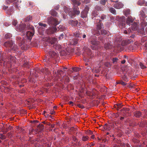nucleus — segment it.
Returning <instances> with one entry per match:
<instances>
[{
  "instance_id": "obj_14",
  "label": "nucleus",
  "mask_w": 147,
  "mask_h": 147,
  "mask_svg": "<svg viewBox=\"0 0 147 147\" xmlns=\"http://www.w3.org/2000/svg\"><path fill=\"white\" fill-rule=\"evenodd\" d=\"M88 9L86 10H84L81 13V17L82 18L86 17L87 16L88 11Z\"/></svg>"
},
{
  "instance_id": "obj_11",
  "label": "nucleus",
  "mask_w": 147,
  "mask_h": 147,
  "mask_svg": "<svg viewBox=\"0 0 147 147\" xmlns=\"http://www.w3.org/2000/svg\"><path fill=\"white\" fill-rule=\"evenodd\" d=\"M123 4L120 2H119L115 4L114 7L115 8L117 9H119L122 8L123 6Z\"/></svg>"
},
{
  "instance_id": "obj_47",
  "label": "nucleus",
  "mask_w": 147,
  "mask_h": 147,
  "mask_svg": "<svg viewBox=\"0 0 147 147\" xmlns=\"http://www.w3.org/2000/svg\"><path fill=\"white\" fill-rule=\"evenodd\" d=\"M107 1V0H100L99 2L102 5H105Z\"/></svg>"
},
{
  "instance_id": "obj_5",
  "label": "nucleus",
  "mask_w": 147,
  "mask_h": 147,
  "mask_svg": "<svg viewBox=\"0 0 147 147\" xmlns=\"http://www.w3.org/2000/svg\"><path fill=\"white\" fill-rule=\"evenodd\" d=\"M47 22L48 24L50 26L53 25L55 26L59 24L57 20L52 17L48 18Z\"/></svg>"
},
{
  "instance_id": "obj_51",
  "label": "nucleus",
  "mask_w": 147,
  "mask_h": 147,
  "mask_svg": "<svg viewBox=\"0 0 147 147\" xmlns=\"http://www.w3.org/2000/svg\"><path fill=\"white\" fill-rule=\"evenodd\" d=\"M16 0H7L6 3L7 4H10V3L13 2Z\"/></svg>"
},
{
  "instance_id": "obj_24",
  "label": "nucleus",
  "mask_w": 147,
  "mask_h": 147,
  "mask_svg": "<svg viewBox=\"0 0 147 147\" xmlns=\"http://www.w3.org/2000/svg\"><path fill=\"white\" fill-rule=\"evenodd\" d=\"M100 34L102 35H109V31L105 30V29H102L100 30Z\"/></svg>"
},
{
  "instance_id": "obj_59",
  "label": "nucleus",
  "mask_w": 147,
  "mask_h": 147,
  "mask_svg": "<svg viewBox=\"0 0 147 147\" xmlns=\"http://www.w3.org/2000/svg\"><path fill=\"white\" fill-rule=\"evenodd\" d=\"M60 6L59 5L55 6V9L56 10H57L59 9V7Z\"/></svg>"
},
{
  "instance_id": "obj_58",
  "label": "nucleus",
  "mask_w": 147,
  "mask_h": 147,
  "mask_svg": "<svg viewBox=\"0 0 147 147\" xmlns=\"http://www.w3.org/2000/svg\"><path fill=\"white\" fill-rule=\"evenodd\" d=\"M64 36V34H61L60 36H59V38L61 39L62 38H63V37Z\"/></svg>"
},
{
  "instance_id": "obj_45",
  "label": "nucleus",
  "mask_w": 147,
  "mask_h": 147,
  "mask_svg": "<svg viewBox=\"0 0 147 147\" xmlns=\"http://www.w3.org/2000/svg\"><path fill=\"white\" fill-rule=\"evenodd\" d=\"M38 25L40 26L44 27H46L47 26V25L46 24H43L41 22L39 23Z\"/></svg>"
},
{
  "instance_id": "obj_36",
  "label": "nucleus",
  "mask_w": 147,
  "mask_h": 147,
  "mask_svg": "<svg viewBox=\"0 0 147 147\" xmlns=\"http://www.w3.org/2000/svg\"><path fill=\"white\" fill-rule=\"evenodd\" d=\"M129 109L128 108H123L122 109L121 111L123 113H125L126 112L128 111H129Z\"/></svg>"
},
{
  "instance_id": "obj_62",
  "label": "nucleus",
  "mask_w": 147,
  "mask_h": 147,
  "mask_svg": "<svg viewBox=\"0 0 147 147\" xmlns=\"http://www.w3.org/2000/svg\"><path fill=\"white\" fill-rule=\"evenodd\" d=\"M3 65H4V66H5V65H6V66L7 67H8L9 66L8 65H9V63H7V64H6V62H5V61L4 62V63H3Z\"/></svg>"
},
{
  "instance_id": "obj_46",
  "label": "nucleus",
  "mask_w": 147,
  "mask_h": 147,
  "mask_svg": "<svg viewBox=\"0 0 147 147\" xmlns=\"http://www.w3.org/2000/svg\"><path fill=\"white\" fill-rule=\"evenodd\" d=\"M139 65L142 69H143L146 67V66L141 62H140Z\"/></svg>"
},
{
  "instance_id": "obj_38",
  "label": "nucleus",
  "mask_w": 147,
  "mask_h": 147,
  "mask_svg": "<svg viewBox=\"0 0 147 147\" xmlns=\"http://www.w3.org/2000/svg\"><path fill=\"white\" fill-rule=\"evenodd\" d=\"M130 11L129 9H127L124 11V14L125 16H127L130 14Z\"/></svg>"
},
{
  "instance_id": "obj_19",
  "label": "nucleus",
  "mask_w": 147,
  "mask_h": 147,
  "mask_svg": "<svg viewBox=\"0 0 147 147\" xmlns=\"http://www.w3.org/2000/svg\"><path fill=\"white\" fill-rule=\"evenodd\" d=\"M47 68H45L44 69H41V71H40V70H39V69L37 68L36 69V72H35V74H37V73H39V74H41V73H46V72H45V70L46 71V70H47Z\"/></svg>"
},
{
  "instance_id": "obj_34",
  "label": "nucleus",
  "mask_w": 147,
  "mask_h": 147,
  "mask_svg": "<svg viewBox=\"0 0 147 147\" xmlns=\"http://www.w3.org/2000/svg\"><path fill=\"white\" fill-rule=\"evenodd\" d=\"M50 14L53 16H56L57 14V13L54 10H52L50 11Z\"/></svg>"
},
{
  "instance_id": "obj_18",
  "label": "nucleus",
  "mask_w": 147,
  "mask_h": 147,
  "mask_svg": "<svg viewBox=\"0 0 147 147\" xmlns=\"http://www.w3.org/2000/svg\"><path fill=\"white\" fill-rule=\"evenodd\" d=\"M48 40L51 44H54L56 41L57 39L55 38L51 37L49 38Z\"/></svg>"
},
{
  "instance_id": "obj_39",
  "label": "nucleus",
  "mask_w": 147,
  "mask_h": 147,
  "mask_svg": "<svg viewBox=\"0 0 147 147\" xmlns=\"http://www.w3.org/2000/svg\"><path fill=\"white\" fill-rule=\"evenodd\" d=\"M60 31H63L65 29V27L63 25H60L58 27Z\"/></svg>"
},
{
  "instance_id": "obj_2",
  "label": "nucleus",
  "mask_w": 147,
  "mask_h": 147,
  "mask_svg": "<svg viewBox=\"0 0 147 147\" xmlns=\"http://www.w3.org/2000/svg\"><path fill=\"white\" fill-rule=\"evenodd\" d=\"M3 45L6 48L10 47L11 50L15 52L18 50L17 46L16 45L14 41L9 40L5 42Z\"/></svg>"
},
{
  "instance_id": "obj_63",
  "label": "nucleus",
  "mask_w": 147,
  "mask_h": 147,
  "mask_svg": "<svg viewBox=\"0 0 147 147\" xmlns=\"http://www.w3.org/2000/svg\"><path fill=\"white\" fill-rule=\"evenodd\" d=\"M8 8V6H6L4 5L3 7V9L4 10H5V9H7Z\"/></svg>"
},
{
  "instance_id": "obj_23",
  "label": "nucleus",
  "mask_w": 147,
  "mask_h": 147,
  "mask_svg": "<svg viewBox=\"0 0 147 147\" xmlns=\"http://www.w3.org/2000/svg\"><path fill=\"white\" fill-rule=\"evenodd\" d=\"M118 21L122 24H124L125 23V17L124 16L121 17L119 19Z\"/></svg>"
},
{
  "instance_id": "obj_31",
  "label": "nucleus",
  "mask_w": 147,
  "mask_h": 147,
  "mask_svg": "<svg viewBox=\"0 0 147 147\" xmlns=\"http://www.w3.org/2000/svg\"><path fill=\"white\" fill-rule=\"evenodd\" d=\"M117 84H121L123 86H125L126 84V83L123 81L122 80H119L116 82Z\"/></svg>"
},
{
  "instance_id": "obj_55",
  "label": "nucleus",
  "mask_w": 147,
  "mask_h": 147,
  "mask_svg": "<svg viewBox=\"0 0 147 147\" xmlns=\"http://www.w3.org/2000/svg\"><path fill=\"white\" fill-rule=\"evenodd\" d=\"M100 18L102 20H104L106 19V15H102L101 16Z\"/></svg>"
},
{
  "instance_id": "obj_6",
  "label": "nucleus",
  "mask_w": 147,
  "mask_h": 147,
  "mask_svg": "<svg viewBox=\"0 0 147 147\" xmlns=\"http://www.w3.org/2000/svg\"><path fill=\"white\" fill-rule=\"evenodd\" d=\"M57 29L55 26L49 27L46 30V33L48 35H51L56 32Z\"/></svg>"
},
{
  "instance_id": "obj_21",
  "label": "nucleus",
  "mask_w": 147,
  "mask_h": 147,
  "mask_svg": "<svg viewBox=\"0 0 147 147\" xmlns=\"http://www.w3.org/2000/svg\"><path fill=\"white\" fill-rule=\"evenodd\" d=\"M49 53L52 57H56L58 56L57 53L53 51H50L49 52Z\"/></svg>"
},
{
  "instance_id": "obj_12",
  "label": "nucleus",
  "mask_w": 147,
  "mask_h": 147,
  "mask_svg": "<svg viewBox=\"0 0 147 147\" xmlns=\"http://www.w3.org/2000/svg\"><path fill=\"white\" fill-rule=\"evenodd\" d=\"M138 28V24L136 23H134L131 25V27L129 28L132 30H136Z\"/></svg>"
},
{
  "instance_id": "obj_4",
  "label": "nucleus",
  "mask_w": 147,
  "mask_h": 147,
  "mask_svg": "<svg viewBox=\"0 0 147 147\" xmlns=\"http://www.w3.org/2000/svg\"><path fill=\"white\" fill-rule=\"evenodd\" d=\"M29 25L27 24L26 26L24 24H20L17 27L16 29L18 31L22 32L24 34H25L26 30L28 29V25Z\"/></svg>"
},
{
  "instance_id": "obj_22",
  "label": "nucleus",
  "mask_w": 147,
  "mask_h": 147,
  "mask_svg": "<svg viewBox=\"0 0 147 147\" xmlns=\"http://www.w3.org/2000/svg\"><path fill=\"white\" fill-rule=\"evenodd\" d=\"M134 20L131 17H128L127 19L126 22L128 24H130L133 22Z\"/></svg>"
},
{
  "instance_id": "obj_37",
  "label": "nucleus",
  "mask_w": 147,
  "mask_h": 147,
  "mask_svg": "<svg viewBox=\"0 0 147 147\" xmlns=\"http://www.w3.org/2000/svg\"><path fill=\"white\" fill-rule=\"evenodd\" d=\"M32 20V17L31 16H29L27 17H26L24 21H28L30 20Z\"/></svg>"
},
{
  "instance_id": "obj_15",
  "label": "nucleus",
  "mask_w": 147,
  "mask_h": 147,
  "mask_svg": "<svg viewBox=\"0 0 147 147\" xmlns=\"http://www.w3.org/2000/svg\"><path fill=\"white\" fill-rule=\"evenodd\" d=\"M68 72V69L67 67H64L62 69H60L57 70V73L59 74L60 73H65Z\"/></svg>"
},
{
  "instance_id": "obj_44",
  "label": "nucleus",
  "mask_w": 147,
  "mask_h": 147,
  "mask_svg": "<svg viewBox=\"0 0 147 147\" xmlns=\"http://www.w3.org/2000/svg\"><path fill=\"white\" fill-rule=\"evenodd\" d=\"M114 38L116 41H119L120 40V36L116 35L114 36Z\"/></svg>"
},
{
  "instance_id": "obj_57",
  "label": "nucleus",
  "mask_w": 147,
  "mask_h": 147,
  "mask_svg": "<svg viewBox=\"0 0 147 147\" xmlns=\"http://www.w3.org/2000/svg\"><path fill=\"white\" fill-rule=\"evenodd\" d=\"M7 136H8L9 138H11L12 136V134L11 132H9L7 134Z\"/></svg>"
},
{
  "instance_id": "obj_17",
  "label": "nucleus",
  "mask_w": 147,
  "mask_h": 147,
  "mask_svg": "<svg viewBox=\"0 0 147 147\" xmlns=\"http://www.w3.org/2000/svg\"><path fill=\"white\" fill-rule=\"evenodd\" d=\"M139 15L141 19L145 18L146 17V15L143 11H141L139 12Z\"/></svg>"
},
{
  "instance_id": "obj_52",
  "label": "nucleus",
  "mask_w": 147,
  "mask_h": 147,
  "mask_svg": "<svg viewBox=\"0 0 147 147\" xmlns=\"http://www.w3.org/2000/svg\"><path fill=\"white\" fill-rule=\"evenodd\" d=\"M131 75L130 79H135L136 78L138 77L137 75L136 74H133L132 77L131 76V75Z\"/></svg>"
},
{
  "instance_id": "obj_28",
  "label": "nucleus",
  "mask_w": 147,
  "mask_h": 147,
  "mask_svg": "<svg viewBox=\"0 0 147 147\" xmlns=\"http://www.w3.org/2000/svg\"><path fill=\"white\" fill-rule=\"evenodd\" d=\"M90 42L93 45L97 46L99 44L98 42L94 40H91Z\"/></svg>"
},
{
  "instance_id": "obj_41",
  "label": "nucleus",
  "mask_w": 147,
  "mask_h": 147,
  "mask_svg": "<svg viewBox=\"0 0 147 147\" xmlns=\"http://www.w3.org/2000/svg\"><path fill=\"white\" fill-rule=\"evenodd\" d=\"M16 58L15 57L10 56L9 59H10V61L11 63L14 62Z\"/></svg>"
},
{
  "instance_id": "obj_42",
  "label": "nucleus",
  "mask_w": 147,
  "mask_h": 147,
  "mask_svg": "<svg viewBox=\"0 0 147 147\" xmlns=\"http://www.w3.org/2000/svg\"><path fill=\"white\" fill-rule=\"evenodd\" d=\"M118 60V59L117 58H113L112 59V62L113 64H116Z\"/></svg>"
},
{
  "instance_id": "obj_13",
  "label": "nucleus",
  "mask_w": 147,
  "mask_h": 147,
  "mask_svg": "<svg viewBox=\"0 0 147 147\" xmlns=\"http://www.w3.org/2000/svg\"><path fill=\"white\" fill-rule=\"evenodd\" d=\"M78 22L76 20H70L69 22V24H71L72 26H75L78 24Z\"/></svg>"
},
{
  "instance_id": "obj_33",
  "label": "nucleus",
  "mask_w": 147,
  "mask_h": 147,
  "mask_svg": "<svg viewBox=\"0 0 147 147\" xmlns=\"http://www.w3.org/2000/svg\"><path fill=\"white\" fill-rule=\"evenodd\" d=\"M12 36L11 34L9 33H8L6 34L5 35V38L6 39H9L11 38Z\"/></svg>"
},
{
  "instance_id": "obj_3",
  "label": "nucleus",
  "mask_w": 147,
  "mask_h": 147,
  "mask_svg": "<svg viewBox=\"0 0 147 147\" xmlns=\"http://www.w3.org/2000/svg\"><path fill=\"white\" fill-rule=\"evenodd\" d=\"M28 28L29 30H30L31 31H28L26 32V35L27 36V39L29 40H31L32 38V37L34 34V27L30 25H28Z\"/></svg>"
},
{
  "instance_id": "obj_26",
  "label": "nucleus",
  "mask_w": 147,
  "mask_h": 147,
  "mask_svg": "<svg viewBox=\"0 0 147 147\" xmlns=\"http://www.w3.org/2000/svg\"><path fill=\"white\" fill-rule=\"evenodd\" d=\"M82 35V34H81L80 32H75L74 33V36L76 37L81 38Z\"/></svg>"
},
{
  "instance_id": "obj_27",
  "label": "nucleus",
  "mask_w": 147,
  "mask_h": 147,
  "mask_svg": "<svg viewBox=\"0 0 147 147\" xmlns=\"http://www.w3.org/2000/svg\"><path fill=\"white\" fill-rule=\"evenodd\" d=\"M44 128V127L43 125L42 124H40L37 127V129L39 130V131H42Z\"/></svg>"
},
{
  "instance_id": "obj_20",
  "label": "nucleus",
  "mask_w": 147,
  "mask_h": 147,
  "mask_svg": "<svg viewBox=\"0 0 147 147\" xmlns=\"http://www.w3.org/2000/svg\"><path fill=\"white\" fill-rule=\"evenodd\" d=\"M134 116L136 117H139L141 116L142 113L139 111H136L134 113Z\"/></svg>"
},
{
  "instance_id": "obj_54",
  "label": "nucleus",
  "mask_w": 147,
  "mask_h": 147,
  "mask_svg": "<svg viewBox=\"0 0 147 147\" xmlns=\"http://www.w3.org/2000/svg\"><path fill=\"white\" fill-rule=\"evenodd\" d=\"M140 33L142 34L143 35H145L144 29H142L140 30Z\"/></svg>"
},
{
  "instance_id": "obj_16",
  "label": "nucleus",
  "mask_w": 147,
  "mask_h": 147,
  "mask_svg": "<svg viewBox=\"0 0 147 147\" xmlns=\"http://www.w3.org/2000/svg\"><path fill=\"white\" fill-rule=\"evenodd\" d=\"M78 40L77 38H74L72 39L70 41V44L71 45H75L78 43Z\"/></svg>"
},
{
  "instance_id": "obj_49",
  "label": "nucleus",
  "mask_w": 147,
  "mask_h": 147,
  "mask_svg": "<svg viewBox=\"0 0 147 147\" xmlns=\"http://www.w3.org/2000/svg\"><path fill=\"white\" fill-rule=\"evenodd\" d=\"M115 106H117V110H118V109L121 108L123 106V105H122L121 104L118 103Z\"/></svg>"
},
{
  "instance_id": "obj_9",
  "label": "nucleus",
  "mask_w": 147,
  "mask_h": 147,
  "mask_svg": "<svg viewBox=\"0 0 147 147\" xmlns=\"http://www.w3.org/2000/svg\"><path fill=\"white\" fill-rule=\"evenodd\" d=\"M80 70V68L78 67H74L68 69V71L70 73H74L79 71Z\"/></svg>"
},
{
  "instance_id": "obj_8",
  "label": "nucleus",
  "mask_w": 147,
  "mask_h": 147,
  "mask_svg": "<svg viewBox=\"0 0 147 147\" xmlns=\"http://www.w3.org/2000/svg\"><path fill=\"white\" fill-rule=\"evenodd\" d=\"M16 40L17 43H18V45L20 46H22L24 43V40L23 38H21L20 36H18L17 37Z\"/></svg>"
},
{
  "instance_id": "obj_32",
  "label": "nucleus",
  "mask_w": 147,
  "mask_h": 147,
  "mask_svg": "<svg viewBox=\"0 0 147 147\" xmlns=\"http://www.w3.org/2000/svg\"><path fill=\"white\" fill-rule=\"evenodd\" d=\"M145 1L144 0H139L138 2V4L139 5H144Z\"/></svg>"
},
{
  "instance_id": "obj_56",
  "label": "nucleus",
  "mask_w": 147,
  "mask_h": 147,
  "mask_svg": "<svg viewBox=\"0 0 147 147\" xmlns=\"http://www.w3.org/2000/svg\"><path fill=\"white\" fill-rule=\"evenodd\" d=\"M77 106L79 108H84V107L83 105H80V104H77Z\"/></svg>"
},
{
  "instance_id": "obj_40",
  "label": "nucleus",
  "mask_w": 147,
  "mask_h": 147,
  "mask_svg": "<svg viewBox=\"0 0 147 147\" xmlns=\"http://www.w3.org/2000/svg\"><path fill=\"white\" fill-rule=\"evenodd\" d=\"M105 66L109 68L111 67V64L110 62H105L104 64Z\"/></svg>"
},
{
  "instance_id": "obj_60",
  "label": "nucleus",
  "mask_w": 147,
  "mask_h": 147,
  "mask_svg": "<svg viewBox=\"0 0 147 147\" xmlns=\"http://www.w3.org/2000/svg\"><path fill=\"white\" fill-rule=\"evenodd\" d=\"M91 47L92 49L93 50H95L96 49V47L94 45L91 46Z\"/></svg>"
},
{
  "instance_id": "obj_48",
  "label": "nucleus",
  "mask_w": 147,
  "mask_h": 147,
  "mask_svg": "<svg viewBox=\"0 0 147 147\" xmlns=\"http://www.w3.org/2000/svg\"><path fill=\"white\" fill-rule=\"evenodd\" d=\"M127 48L128 50L130 51H132L134 49V48L133 46L131 45L129 46L128 47H127Z\"/></svg>"
},
{
  "instance_id": "obj_25",
  "label": "nucleus",
  "mask_w": 147,
  "mask_h": 147,
  "mask_svg": "<svg viewBox=\"0 0 147 147\" xmlns=\"http://www.w3.org/2000/svg\"><path fill=\"white\" fill-rule=\"evenodd\" d=\"M141 25L143 27L146 26L147 25V22L143 19H141L140 20Z\"/></svg>"
},
{
  "instance_id": "obj_30",
  "label": "nucleus",
  "mask_w": 147,
  "mask_h": 147,
  "mask_svg": "<svg viewBox=\"0 0 147 147\" xmlns=\"http://www.w3.org/2000/svg\"><path fill=\"white\" fill-rule=\"evenodd\" d=\"M86 52L87 54L90 57H91V56L92 54V52L89 48H87L86 49Z\"/></svg>"
},
{
  "instance_id": "obj_50",
  "label": "nucleus",
  "mask_w": 147,
  "mask_h": 147,
  "mask_svg": "<svg viewBox=\"0 0 147 147\" xmlns=\"http://www.w3.org/2000/svg\"><path fill=\"white\" fill-rule=\"evenodd\" d=\"M6 138V136L3 134H0V139L4 140Z\"/></svg>"
},
{
  "instance_id": "obj_64",
  "label": "nucleus",
  "mask_w": 147,
  "mask_h": 147,
  "mask_svg": "<svg viewBox=\"0 0 147 147\" xmlns=\"http://www.w3.org/2000/svg\"><path fill=\"white\" fill-rule=\"evenodd\" d=\"M125 147H130V146L129 144L127 143L125 145Z\"/></svg>"
},
{
  "instance_id": "obj_61",
  "label": "nucleus",
  "mask_w": 147,
  "mask_h": 147,
  "mask_svg": "<svg viewBox=\"0 0 147 147\" xmlns=\"http://www.w3.org/2000/svg\"><path fill=\"white\" fill-rule=\"evenodd\" d=\"M108 125L107 124H105L104 126V128L106 129H108Z\"/></svg>"
},
{
  "instance_id": "obj_10",
  "label": "nucleus",
  "mask_w": 147,
  "mask_h": 147,
  "mask_svg": "<svg viewBox=\"0 0 147 147\" xmlns=\"http://www.w3.org/2000/svg\"><path fill=\"white\" fill-rule=\"evenodd\" d=\"M101 22V20H97V23L96 25V28L98 30L101 29L103 26V24Z\"/></svg>"
},
{
  "instance_id": "obj_1",
  "label": "nucleus",
  "mask_w": 147,
  "mask_h": 147,
  "mask_svg": "<svg viewBox=\"0 0 147 147\" xmlns=\"http://www.w3.org/2000/svg\"><path fill=\"white\" fill-rule=\"evenodd\" d=\"M73 4V9L72 11H70L69 13L70 15L72 16L76 15H79L80 13V11L79 10V8L78 6L81 4L80 0H71Z\"/></svg>"
},
{
  "instance_id": "obj_53",
  "label": "nucleus",
  "mask_w": 147,
  "mask_h": 147,
  "mask_svg": "<svg viewBox=\"0 0 147 147\" xmlns=\"http://www.w3.org/2000/svg\"><path fill=\"white\" fill-rule=\"evenodd\" d=\"M17 24V21L16 20H14L12 22V24L14 26H16Z\"/></svg>"
},
{
  "instance_id": "obj_29",
  "label": "nucleus",
  "mask_w": 147,
  "mask_h": 147,
  "mask_svg": "<svg viewBox=\"0 0 147 147\" xmlns=\"http://www.w3.org/2000/svg\"><path fill=\"white\" fill-rule=\"evenodd\" d=\"M104 47L106 49H110L111 48V46L109 43H106L104 45Z\"/></svg>"
},
{
  "instance_id": "obj_7",
  "label": "nucleus",
  "mask_w": 147,
  "mask_h": 147,
  "mask_svg": "<svg viewBox=\"0 0 147 147\" xmlns=\"http://www.w3.org/2000/svg\"><path fill=\"white\" fill-rule=\"evenodd\" d=\"M131 75V74H122L120 76L123 80L127 82L130 79L131 75Z\"/></svg>"
},
{
  "instance_id": "obj_43",
  "label": "nucleus",
  "mask_w": 147,
  "mask_h": 147,
  "mask_svg": "<svg viewBox=\"0 0 147 147\" xmlns=\"http://www.w3.org/2000/svg\"><path fill=\"white\" fill-rule=\"evenodd\" d=\"M89 137L88 136H84L82 138V140L84 141H87Z\"/></svg>"
},
{
  "instance_id": "obj_35",
  "label": "nucleus",
  "mask_w": 147,
  "mask_h": 147,
  "mask_svg": "<svg viewBox=\"0 0 147 147\" xmlns=\"http://www.w3.org/2000/svg\"><path fill=\"white\" fill-rule=\"evenodd\" d=\"M109 10L112 13L114 14H116V10L113 7H110L109 9Z\"/></svg>"
}]
</instances>
